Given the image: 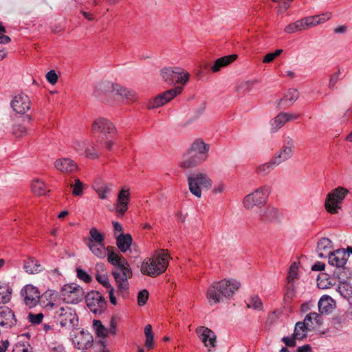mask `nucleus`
I'll return each instance as SVG.
<instances>
[{
  "label": "nucleus",
  "instance_id": "obj_43",
  "mask_svg": "<svg viewBox=\"0 0 352 352\" xmlns=\"http://www.w3.org/2000/svg\"><path fill=\"white\" fill-rule=\"evenodd\" d=\"M304 20L306 29L310 27L316 26L318 24L325 21L324 15H315L313 16L305 17L304 18Z\"/></svg>",
  "mask_w": 352,
  "mask_h": 352
},
{
  "label": "nucleus",
  "instance_id": "obj_15",
  "mask_svg": "<svg viewBox=\"0 0 352 352\" xmlns=\"http://www.w3.org/2000/svg\"><path fill=\"white\" fill-rule=\"evenodd\" d=\"M71 336L74 347L79 350L87 349L92 346L93 336L88 331L81 330Z\"/></svg>",
  "mask_w": 352,
  "mask_h": 352
},
{
  "label": "nucleus",
  "instance_id": "obj_57",
  "mask_svg": "<svg viewBox=\"0 0 352 352\" xmlns=\"http://www.w3.org/2000/svg\"><path fill=\"white\" fill-rule=\"evenodd\" d=\"M283 114L287 122L300 118V115L298 113L283 112Z\"/></svg>",
  "mask_w": 352,
  "mask_h": 352
},
{
  "label": "nucleus",
  "instance_id": "obj_14",
  "mask_svg": "<svg viewBox=\"0 0 352 352\" xmlns=\"http://www.w3.org/2000/svg\"><path fill=\"white\" fill-rule=\"evenodd\" d=\"M294 142L290 137H286L281 148L277 152L273 159L278 165L290 159L294 154Z\"/></svg>",
  "mask_w": 352,
  "mask_h": 352
},
{
  "label": "nucleus",
  "instance_id": "obj_33",
  "mask_svg": "<svg viewBox=\"0 0 352 352\" xmlns=\"http://www.w3.org/2000/svg\"><path fill=\"white\" fill-rule=\"evenodd\" d=\"M133 239L129 234H120L116 238V245L122 252H126L131 247Z\"/></svg>",
  "mask_w": 352,
  "mask_h": 352
},
{
  "label": "nucleus",
  "instance_id": "obj_42",
  "mask_svg": "<svg viewBox=\"0 0 352 352\" xmlns=\"http://www.w3.org/2000/svg\"><path fill=\"white\" fill-rule=\"evenodd\" d=\"M255 81L253 80L243 81L236 87V91L240 94L248 93L252 90Z\"/></svg>",
  "mask_w": 352,
  "mask_h": 352
},
{
  "label": "nucleus",
  "instance_id": "obj_25",
  "mask_svg": "<svg viewBox=\"0 0 352 352\" xmlns=\"http://www.w3.org/2000/svg\"><path fill=\"white\" fill-rule=\"evenodd\" d=\"M74 148L80 155H85L90 159H96L98 157V155L96 151H90L88 143L84 140H76L73 144Z\"/></svg>",
  "mask_w": 352,
  "mask_h": 352
},
{
  "label": "nucleus",
  "instance_id": "obj_59",
  "mask_svg": "<svg viewBox=\"0 0 352 352\" xmlns=\"http://www.w3.org/2000/svg\"><path fill=\"white\" fill-rule=\"evenodd\" d=\"M312 316L313 317V320H314V322L317 325H321L322 323V316L316 313V312H312Z\"/></svg>",
  "mask_w": 352,
  "mask_h": 352
},
{
  "label": "nucleus",
  "instance_id": "obj_56",
  "mask_svg": "<svg viewBox=\"0 0 352 352\" xmlns=\"http://www.w3.org/2000/svg\"><path fill=\"white\" fill-rule=\"evenodd\" d=\"M340 75V71H338L334 74L331 75L329 79V87L330 89H333L338 80Z\"/></svg>",
  "mask_w": 352,
  "mask_h": 352
},
{
  "label": "nucleus",
  "instance_id": "obj_52",
  "mask_svg": "<svg viewBox=\"0 0 352 352\" xmlns=\"http://www.w3.org/2000/svg\"><path fill=\"white\" fill-rule=\"evenodd\" d=\"M148 298V292L146 289L142 290L138 295V302L140 306L145 305Z\"/></svg>",
  "mask_w": 352,
  "mask_h": 352
},
{
  "label": "nucleus",
  "instance_id": "obj_48",
  "mask_svg": "<svg viewBox=\"0 0 352 352\" xmlns=\"http://www.w3.org/2000/svg\"><path fill=\"white\" fill-rule=\"evenodd\" d=\"M247 306L256 310H261L263 309V302L258 296H254L250 298Z\"/></svg>",
  "mask_w": 352,
  "mask_h": 352
},
{
  "label": "nucleus",
  "instance_id": "obj_22",
  "mask_svg": "<svg viewBox=\"0 0 352 352\" xmlns=\"http://www.w3.org/2000/svg\"><path fill=\"white\" fill-rule=\"evenodd\" d=\"M16 323L14 312L8 307H0V326L5 328H11Z\"/></svg>",
  "mask_w": 352,
  "mask_h": 352
},
{
  "label": "nucleus",
  "instance_id": "obj_18",
  "mask_svg": "<svg viewBox=\"0 0 352 352\" xmlns=\"http://www.w3.org/2000/svg\"><path fill=\"white\" fill-rule=\"evenodd\" d=\"M92 132L94 134H111L116 131L115 126L109 120L104 118L96 119L92 124Z\"/></svg>",
  "mask_w": 352,
  "mask_h": 352
},
{
  "label": "nucleus",
  "instance_id": "obj_30",
  "mask_svg": "<svg viewBox=\"0 0 352 352\" xmlns=\"http://www.w3.org/2000/svg\"><path fill=\"white\" fill-rule=\"evenodd\" d=\"M318 306L321 314H328L333 309L334 301L329 296L324 295L318 301Z\"/></svg>",
  "mask_w": 352,
  "mask_h": 352
},
{
  "label": "nucleus",
  "instance_id": "obj_54",
  "mask_svg": "<svg viewBox=\"0 0 352 352\" xmlns=\"http://www.w3.org/2000/svg\"><path fill=\"white\" fill-rule=\"evenodd\" d=\"M47 81L52 85H54L58 80V76L54 70H50L46 74Z\"/></svg>",
  "mask_w": 352,
  "mask_h": 352
},
{
  "label": "nucleus",
  "instance_id": "obj_45",
  "mask_svg": "<svg viewBox=\"0 0 352 352\" xmlns=\"http://www.w3.org/2000/svg\"><path fill=\"white\" fill-rule=\"evenodd\" d=\"M299 96L298 91L295 89H290L287 91V94L285 95L283 101L289 102L288 105H291L293 104Z\"/></svg>",
  "mask_w": 352,
  "mask_h": 352
},
{
  "label": "nucleus",
  "instance_id": "obj_7",
  "mask_svg": "<svg viewBox=\"0 0 352 352\" xmlns=\"http://www.w3.org/2000/svg\"><path fill=\"white\" fill-rule=\"evenodd\" d=\"M188 183L190 192L200 198L201 197V188L209 190L212 185V181L205 173L195 172L188 177Z\"/></svg>",
  "mask_w": 352,
  "mask_h": 352
},
{
  "label": "nucleus",
  "instance_id": "obj_53",
  "mask_svg": "<svg viewBox=\"0 0 352 352\" xmlns=\"http://www.w3.org/2000/svg\"><path fill=\"white\" fill-rule=\"evenodd\" d=\"M280 311L279 310H275L272 314H270L268 316V318L267 319V322L269 324H272L274 322H275L280 317Z\"/></svg>",
  "mask_w": 352,
  "mask_h": 352
},
{
  "label": "nucleus",
  "instance_id": "obj_1",
  "mask_svg": "<svg viewBox=\"0 0 352 352\" xmlns=\"http://www.w3.org/2000/svg\"><path fill=\"white\" fill-rule=\"evenodd\" d=\"M87 246L98 258H103L107 256L108 261L115 266L112 271V275L118 290L120 292L126 291L129 287L128 280L132 277V271L126 260L116 252H109L110 247L106 248L104 243H91Z\"/></svg>",
  "mask_w": 352,
  "mask_h": 352
},
{
  "label": "nucleus",
  "instance_id": "obj_19",
  "mask_svg": "<svg viewBox=\"0 0 352 352\" xmlns=\"http://www.w3.org/2000/svg\"><path fill=\"white\" fill-rule=\"evenodd\" d=\"M130 195L129 188L126 186L123 187L118 193L116 204V212L118 216H123L127 211Z\"/></svg>",
  "mask_w": 352,
  "mask_h": 352
},
{
  "label": "nucleus",
  "instance_id": "obj_17",
  "mask_svg": "<svg viewBox=\"0 0 352 352\" xmlns=\"http://www.w3.org/2000/svg\"><path fill=\"white\" fill-rule=\"evenodd\" d=\"M10 106L14 111L19 114H25L31 108L30 100L23 93L16 95L10 102Z\"/></svg>",
  "mask_w": 352,
  "mask_h": 352
},
{
  "label": "nucleus",
  "instance_id": "obj_34",
  "mask_svg": "<svg viewBox=\"0 0 352 352\" xmlns=\"http://www.w3.org/2000/svg\"><path fill=\"white\" fill-rule=\"evenodd\" d=\"M89 235V237L85 241L87 245H90L91 243H104V236L101 234L96 228H92L90 229Z\"/></svg>",
  "mask_w": 352,
  "mask_h": 352
},
{
  "label": "nucleus",
  "instance_id": "obj_4",
  "mask_svg": "<svg viewBox=\"0 0 352 352\" xmlns=\"http://www.w3.org/2000/svg\"><path fill=\"white\" fill-rule=\"evenodd\" d=\"M170 256L164 250L155 252L151 258H146L141 265L140 271L151 277H157L165 272Z\"/></svg>",
  "mask_w": 352,
  "mask_h": 352
},
{
  "label": "nucleus",
  "instance_id": "obj_39",
  "mask_svg": "<svg viewBox=\"0 0 352 352\" xmlns=\"http://www.w3.org/2000/svg\"><path fill=\"white\" fill-rule=\"evenodd\" d=\"M287 122L283 112H280L271 120V131L276 132L280 129Z\"/></svg>",
  "mask_w": 352,
  "mask_h": 352
},
{
  "label": "nucleus",
  "instance_id": "obj_32",
  "mask_svg": "<svg viewBox=\"0 0 352 352\" xmlns=\"http://www.w3.org/2000/svg\"><path fill=\"white\" fill-rule=\"evenodd\" d=\"M97 274L96 275V279L98 283L102 284L105 288L110 289L111 285L109 283V278L106 272V270L103 264H97L96 266Z\"/></svg>",
  "mask_w": 352,
  "mask_h": 352
},
{
  "label": "nucleus",
  "instance_id": "obj_8",
  "mask_svg": "<svg viewBox=\"0 0 352 352\" xmlns=\"http://www.w3.org/2000/svg\"><path fill=\"white\" fill-rule=\"evenodd\" d=\"M270 192L271 187L267 184L257 188L244 197L243 206L248 210H252L255 206L264 205L267 202Z\"/></svg>",
  "mask_w": 352,
  "mask_h": 352
},
{
  "label": "nucleus",
  "instance_id": "obj_41",
  "mask_svg": "<svg viewBox=\"0 0 352 352\" xmlns=\"http://www.w3.org/2000/svg\"><path fill=\"white\" fill-rule=\"evenodd\" d=\"M307 329H309L305 325V322H298L295 326L294 336L298 340L302 339L306 337Z\"/></svg>",
  "mask_w": 352,
  "mask_h": 352
},
{
  "label": "nucleus",
  "instance_id": "obj_64",
  "mask_svg": "<svg viewBox=\"0 0 352 352\" xmlns=\"http://www.w3.org/2000/svg\"><path fill=\"white\" fill-rule=\"evenodd\" d=\"M51 352H66V351L62 344H57L52 349Z\"/></svg>",
  "mask_w": 352,
  "mask_h": 352
},
{
  "label": "nucleus",
  "instance_id": "obj_44",
  "mask_svg": "<svg viewBox=\"0 0 352 352\" xmlns=\"http://www.w3.org/2000/svg\"><path fill=\"white\" fill-rule=\"evenodd\" d=\"M144 333L146 336L145 346L148 349H152L154 345L153 333L151 324H147L144 328Z\"/></svg>",
  "mask_w": 352,
  "mask_h": 352
},
{
  "label": "nucleus",
  "instance_id": "obj_62",
  "mask_svg": "<svg viewBox=\"0 0 352 352\" xmlns=\"http://www.w3.org/2000/svg\"><path fill=\"white\" fill-rule=\"evenodd\" d=\"M324 267L325 265L324 263L318 262L312 266L311 270L313 271H322L324 270Z\"/></svg>",
  "mask_w": 352,
  "mask_h": 352
},
{
  "label": "nucleus",
  "instance_id": "obj_21",
  "mask_svg": "<svg viewBox=\"0 0 352 352\" xmlns=\"http://www.w3.org/2000/svg\"><path fill=\"white\" fill-rule=\"evenodd\" d=\"M349 254L344 249H338L333 251L329 257V263L338 268H344Z\"/></svg>",
  "mask_w": 352,
  "mask_h": 352
},
{
  "label": "nucleus",
  "instance_id": "obj_46",
  "mask_svg": "<svg viewBox=\"0 0 352 352\" xmlns=\"http://www.w3.org/2000/svg\"><path fill=\"white\" fill-rule=\"evenodd\" d=\"M71 187L73 188L72 194L74 196H82L83 194L84 184L79 179H74V184H71Z\"/></svg>",
  "mask_w": 352,
  "mask_h": 352
},
{
  "label": "nucleus",
  "instance_id": "obj_63",
  "mask_svg": "<svg viewBox=\"0 0 352 352\" xmlns=\"http://www.w3.org/2000/svg\"><path fill=\"white\" fill-rule=\"evenodd\" d=\"M274 58L275 57L273 53H268L264 56L263 62L264 63H269L272 62L274 60Z\"/></svg>",
  "mask_w": 352,
  "mask_h": 352
},
{
  "label": "nucleus",
  "instance_id": "obj_2",
  "mask_svg": "<svg viewBox=\"0 0 352 352\" xmlns=\"http://www.w3.org/2000/svg\"><path fill=\"white\" fill-rule=\"evenodd\" d=\"M240 283L236 280L223 279L213 283L208 289L206 296L210 305L223 301L240 287Z\"/></svg>",
  "mask_w": 352,
  "mask_h": 352
},
{
  "label": "nucleus",
  "instance_id": "obj_3",
  "mask_svg": "<svg viewBox=\"0 0 352 352\" xmlns=\"http://www.w3.org/2000/svg\"><path fill=\"white\" fill-rule=\"evenodd\" d=\"M209 149V145L201 140H195L184 155L180 166L188 169L199 166L207 160Z\"/></svg>",
  "mask_w": 352,
  "mask_h": 352
},
{
  "label": "nucleus",
  "instance_id": "obj_5",
  "mask_svg": "<svg viewBox=\"0 0 352 352\" xmlns=\"http://www.w3.org/2000/svg\"><path fill=\"white\" fill-rule=\"evenodd\" d=\"M114 93L120 96L121 98H125L131 102L136 100V93L133 90L128 89L120 85L113 84L109 82H103L98 85L94 91L96 97L101 98L103 94Z\"/></svg>",
  "mask_w": 352,
  "mask_h": 352
},
{
  "label": "nucleus",
  "instance_id": "obj_28",
  "mask_svg": "<svg viewBox=\"0 0 352 352\" xmlns=\"http://www.w3.org/2000/svg\"><path fill=\"white\" fill-rule=\"evenodd\" d=\"M236 54H231L219 58L214 61L213 65L211 67V70L213 72H217L220 71L221 68L225 67L233 63L236 60Z\"/></svg>",
  "mask_w": 352,
  "mask_h": 352
},
{
  "label": "nucleus",
  "instance_id": "obj_47",
  "mask_svg": "<svg viewBox=\"0 0 352 352\" xmlns=\"http://www.w3.org/2000/svg\"><path fill=\"white\" fill-rule=\"evenodd\" d=\"M94 328L98 337L105 338L107 336V329L100 320H94Z\"/></svg>",
  "mask_w": 352,
  "mask_h": 352
},
{
  "label": "nucleus",
  "instance_id": "obj_11",
  "mask_svg": "<svg viewBox=\"0 0 352 352\" xmlns=\"http://www.w3.org/2000/svg\"><path fill=\"white\" fill-rule=\"evenodd\" d=\"M85 300L87 307L96 314H101L106 309L107 302L98 291L92 290L88 292L85 296Z\"/></svg>",
  "mask_w": 352,
  "mask_h": 352
},
{
  "label": "nucleus",
  "instance_id": "obj_23",
  "mask_svg": "<svg viewBox=\"0 0 352 352\" xmlns=\"http://www.w3.org/2000/svg\"><path fill=\"white\" fill-rule=\"evenodd\" d=\"M54 166L58 170L65 173H74L78 169L76 163L69 158L56 160L54 162Z\"/></svg>",
  "mask_w": 352,
  "mask_h": 352
},
{
  "label": "nucleus",
  "instance_id": "obj_51",
  "mask_svg": "<svg viewBox=\"0 0 352 352\" xmlns=\"http://www.w3.org/2000/svg\"><path fill=\"white\" fill-rule=\"evenodd\" d=\"M28 320L29 321L33 324H40L42 320H43V314H41V313H39V314H32V313H30L28 314Z\"/></svg>",
  "mask_w": 352,
  "mask_h": 352
},
{
  "label": "nucleus",
  "instance_id": "obj_37",
  "mask_svg": "<svg viewBox=\"0 0 352 352\" xmlns=\"http://www.w3.org/2000/svg\"><path fill=\"white\" fill-rule=\"evenodd\" d=\"M306 29L304 19L298 20L294 23L285 26L284 31L287 34H293L296 32H300Z\"/></svg>",
  "mask_w": 352,
  "mask_h": 352
},
{
  "label": "nucleus",
  "instance_id": "obj_35",
  "mask_svg": "<svg viewBox=\"0 0 352 352\" xmlns=\"http://www.w3.org/2000/svg\"><path fill=\"white\" fill-rule=\"evenodd\" d=\"M12 289L6 283L0 284V303L6 304L10 301Z\"/></svg>",
  "mask_w": 352,
  "mask_h": 352
},
{
  "label": "nucleus",
  "instance_id": "obj_20",
  "mask_svg": "<svg viewBox=\"0 0 352 352\" xmlns=\"http://www.w3.org/2000/svg\"><path fill=\"white\" fill-rule=\"evenodd\" d=\"M196 333L206 347L213 348L215 346L217 337L211 329L201 326L196 329Z\"/></svg>",
  "mask_w": 352,
  "mask_h": 352
},
{
  "label": "nucleus",
  "instance_id": "obj_6",
  "mask_svg": "<svg viewBox=\"0 0 352 352\" xmlns=\"http://www.w3.org/2000/svg\"><path fill=\"white\" fill-rule=\"evenodd\" d=\"M54 318L61 327L67 329H75L78 324V318L76 311L67 305L56 306Z\"/></svg>",
  "mask_w": 352,
  "mask_h": 352
},
{
  "label": "nucleus",
  "instance_id": "obj_26",
  "mask_svg": "<svg viewBox=\"0 0 352 352\" xmlns=\"http://www.w3.org/2000/svg\"><path fill=\"white\" fill-rule=\"evenodd\" d=\"M56 294L54 290L48 289L45 291L41 296L40 295V298L38 302L41 306L45 307V308H54L55 309L54 301L56 298Z\"/></svg>",
  "mask_w": 352,
  "mask_h": 352
},
{
  "label": "nucleus",
  "instance_id": "obj_36",
  "mask_svg": "<svg viewBox=\"0 0 352 352\" xmlns=\"http://www.w3.org/2000/svg\"><path fill=\"white\" fill-rule=\"evenodd\" d=\"M298 266L296 264V263H293L290 267H289V272H288V276H287V281H288V290L289 289H292V292H288L287 293V296H289L291 294V296L292 295V292H293V290H294V288H293V282L295 279L298 278Z\"/></svg>",
  "mask_w": 352,
  "mask_h": 352
},
{
  "label": "nucleus",
  "instance_id": "obj_9",
  "mask_svg": "<svg viewBox=\"0 0 352 352\" xmlns=\"http://www.w3.org/2000/svg\"><path fill=\"white\" fill-rule=\"evenodd\" d=\"M161 76L168 84L184 85L189 80V74L179 67H165L161 70Z\"/></svg>",
  "mask_w": 352,
  "mask_h": 352
},
{
  "label": "nucleus",
  "instance_id": "obj_49",
  "mask_svg": "<svg viewBox=\"0 0 352 352\" xmlns=\"http://www.w3.org/2000/svg\"><path fill=\"white\" fill-rule=\"evenodd\" d=\"M96 192L101 199L107 198V195L110 193L111 188L109 186H102L95 188Z\"/></svg>",
  "mask_w": 352,
  "mask_h": 352
},
{
  "label": "nucleus",
  "instance_id": "obj_27",
  "mask_svg": "<svg viewBox=\"0 0 352 352\" xmlns=\"http://www.w3.org/2000/svg\"><path fill=\"white\" fill-rule=\"evenodd\" d=\"M317 252L320 258L329 256L332 251V242L328 238H322L317 245Z\"/></svg>",
  "mask_w": 352,
  "mask_h": 352
},
{
  "label": "nucleus",
  "instance_id": "obj_55",
  "mask_svg": "<svg viewBox=\"0 0 352 352\" xmlns=\"http://www.w3.org/2000/svg\"><path fill=\"white\" fill-rule=\"evenodd\" d=\"M313 317L312 313H310L305 316V320L302 322H305V325L309 329L314 328L315 322H314V320H313Z\"/></svg>",
  "mask_w": 352,
  "mask_h": 352
},
{
  "label": "nucleus",
  "instance_id": "obj_60",
  "mask_svg": "<svg viewBox=\"0 0 352 352\" xmlns=\"http://www.w3.org/2000/svg\"><path fill=\"white\" fill-rule=\"evenodd\" d=\"M225 190V186L223 183H219L217 186H215L213 190H212V192L214 194H218V193H221L224 191Z\"/></svg>",
  "mask_w": 352,
  "mask_h": 352
},
{
  "label": "nucleus",
  "instance_id": "obj_10",
  "mask_svg": "<svg viewBox=\"0 0 352 352\" xmlns=\"http://www.w3.org/2000/svg\"><path fill=\"white\" fill-rule=\"evenodd\" d=\"M60 295L65 302L76 304L82 300L85 293L81 287L76 283H71L62 287Z\"/></svg>",
  "mask_w": 352,
  "mask_h": 352
},
{
  "label": "nucleus",
  "instance_id": "obj_50",
  "mask_svg": "<svg viewBox=\"0 0 352 352\" xmlns=\"http://www.w3.org/2000/svg\"><path fill=\"white\" fill-rule=\"evenodd\" d=\"M77 277L84 281L85 283H90L91 281V277L83 270L80 267L76 269Z\"/></svg>",
  "mask_w": 352,
  "mask_h": 352
},
{
  "label": "nucleus",
  "instance_id": "obj_16",
  "mask_svg": "<svg viewBox=\"0 0 352 352\" xmlns=\"http://www.w3.org/2000/svg\"><path fill=\"white\" fill-rule=\"evenodd\" d=\"M21 295L24 303L29 307H34L38 302L40 292L37 287L32 285H26L21 290Z\"/></svg>",
  "mask_w": 352,
  "mask_h": 352
},
{
  "label": "nucleus",
  "instance_id": "obj_58",
  "mask_svg": "<svg viewBox=\"0 0 352 352\" xmlns=\"http://www.w3.org/2000/svg\"><path fill=\"white\" fill-rule=\"evenodd\" d=\"M295 338L284 337L282 340L283 342L289 347L294 346L296 345Z\"/></svg>",
  "mask_w": 352,
  "mask_h": 352
},
{
  "label": "nucleus",
  "instance_id": "obj_29",
  "mask_svg": "<svg viewBox=\"0 0 352 352\" xmlns=\"http://www.w3.org/2000/svg\"><path fill=\"white\" fill-rule=\"evenodd\" d=\"M23 268L28 274H35L43 271V267L39 261L34 257H30L24 261Z\"/></svg>",
  "mask_w": 352,
  "mask_h": 352
},
{
  "label": "nucleus",
  "instance_id": "obj_38",
  "mask_svg": "<svg viewBox=\"0 0 352 352\" xmlns=\"http://www.w3.org/2000/svg\"><path fill=\"white\" fill-rule=\"evenodd\" d=\"M276 166L278 165L277 164H275V161L272 158L270 162L257 166L256 172L258 175L265 176L269 174Z\"/></svg>",
  "mask_w": 352,
  "mask_h": 352
},
{
  "label": "nucleus",
  "instance_id": "obj_31",
  "mask_svg": "<svg viewBox=\"0 0 352 352\" xmlns=\"http://www.w3.org/2000/svg\"><path fill=\"white\" fill-rule=\"evenodd\" d=\"M22 123H17L13 125L12 133L16 137H22L27 133V127L24 125L25 123H31L32 118L30 115H26L22 118Z\"/></svg>",
  "mask_w": 352,
  "mask_h": 352
},
{
  "label": "nucleus",
  "instance_id": "obj_13",
  "mask_svg": "<svg viewBox=\"0 0 352 352\" xmlns=\"http://www.w3.org/2000/svg\"><path fill=\"white\" fill-rule=\"evenodd\" d=\"M346 190L343 188H337L327 196L325 208L326 210L332 214L338 212V204L345 197Z\"/></svg>",
  "mask_w": 352,
  "mask_h": 352
},
{
  "label": "nucleus",
  "instance_id": "obj_61",
  "mask_svg": "<svg viewBox=\"0 0 352 352\" xmlns=\"http://www.w3.org/2000/svg\"><path fill=\"white\" fill-rule=\"evenodd\" d=\"M94 347L96 348V352H109L103 342L96 344Z\"/></svg>",
  "mask_w": 352,
  "mask_h": 352
},
{
  "label": "nucleus",
  "instance_id": "obj_40",
  "mask_svg": "<svg viewBox=\"0 0 352 352\" xmlns=\"http://www.w3.org/2000/svg\"><path fill=\"white\" fill-rule=\"evenodd\" d=\"M32 192L38 196L46 194L47 190L45 183L39 179L34 180L31 185Z\"/></svg>",
  "mask_w": 352,
  "mask_h": 352
},
{
  "label": "nucleus",
  "instance_id": "obj_12",
  "mask_svg": "<svg viewBox=\"0 0 352 352\" xmlns=\"http://www.w3.org/2000/svg\"><path fill=\"white\" fill-rule=\"evenodd\" d=\"M182 91V87L181 86H178L157 95L152 100L148 102V108L156 109L162 107L173 99L176 96L181 94Z\"/></svg>",
  "mask_w": 352,
  "mask_h": 352
},
{
  "label": "nucleus",
  "instance_id": "obj_24",
  "mask_svg": "<svg viewBox=\"0 0 352 352\" xmlns=\"http://www.w3.org/2000/svg\"><path fill=\"white\" fill-rule=\"evenodd\" d=\"M259 216L261 219L263 221L273 222L279 219L280 213L277 208L273 206H267L260 210Z\"/></svg>",
  "mask_w": 352,
  "mask_h": 352
}]
</instances>
